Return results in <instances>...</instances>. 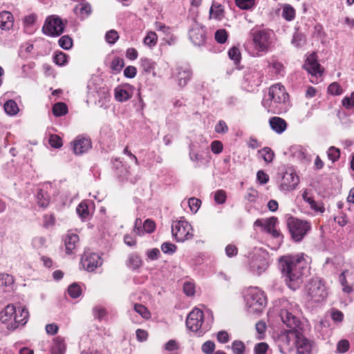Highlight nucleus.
<instances>
[{
	"mask_svg": "<svg viewBox=\"0 0 354 354\" xmlns=\"http://www.w3.org/2000/svg\"><path fill=\"white\" fill-rule=\"evenodd\" d=\"M37 203L40 207H46L49 203V196L46 192L39 189L37 193Z\"/></svg>",
	"mask_w": 354,
	"mask_h": 354,
	"instance_id": "nucleus-35",
	"label": "nucleus"
},
{
	"mask_svg": "<svg viewBox=\"0 0 354 354\" xmlns=\"http://www.w3.org/2000/svg\"><path fill=\"white\" fill-rule=\"evenodd\" d=\"M13 282L12 276L6 273H0V293L8 291L7 289L12 285Z\"/></svg>",
	"mask_w": 354,
	"mask_h": 354,
	"instance_id": "nucleus-25",
	"label": "nucleus"
},
{
	"mask_svg": "<svg viewBox=\"0 0 354 354\" xmlns=\"http://www.w3.org/2000/svg\"><path fill=\"white\" fill-rule=\"evenodd\" d=\"M227 198L226 193L224 190L220 189L214 194V201L217 204H223L225 203Z\"/></svg>",
	"mask_w": 354,
	"mask_h": 354,
	"instance_id": "nucleus-51",
	"label": "nucleus"
},
{
	"mask_svg": "<svg viewBox=\"0 0 354 354\" xmlns=\"http://www.w3.org/2000/svg\"><path fill=\"white\" fill-rule=\"evenodd\" d=\"M162 251L165 254H173L176 250V246L169 242H165L161 245Z\"/></svg>",
	"mask_w": 354,
	"mask_h": 354,
	"instance_id": "nucleus-56",
	"label": "nucleus"
},
{
	"mask_svg": "<svg viewBox=\"0 0 354 354\" xmlns=\"http://www.w3.org/2000/svg\"><path fill=\"white\" fill-rule=\"evenodd\" d=\"M287 225L292 239L296 242L301 241L311 228L309 222L293 217L288 220Z\"/></svg>",
	"mask_w": 354,
	"mask_h": 354,
	"instance_id": "nucleus-6",
	"label": "nucleus"
},
{
	"mask_svg": "<svg viewBox=\"0 0 354 354\" xmlns=\"http://www.w3.org/2000/svg\"><path fill=\"white\" fill-rule=\"evenodd\" d=\"M183 288L184 293L187 296L191 297L194 295L196 286L194 282L191 281L184 282Z\"/></svg>",
	"mask_w": 354,
	"mask_h": 354,
	"instance_id": "nucleus-38",
	"label": "nucleus"
},
{
	"mask_svg": "<svg viewBox=\"0 0 354 354\" xmlns=\"http://www.w3.org/2000/svg\"><path fill=\"white\" fill-rule=\"evenodd\" d=\"M14 26V17L9 11L0 12V28L3 30H10Z\"/></svg>",
	"mask_w": 354,
	"mask_h": 354,
	"instance_id": "nucleus-21",
	"label": "nucleus"
},
{
	"mask_svg": "<svg viewBox=\"0 0 354 354\" xmlns=\"http://www.w3.org/2000/svg\"><path fill=\"white\" fill-rule=\"evenodd\" d=\"M67 112L68 107L66 104L63 102H57L53 106V113L57 117L64 115Z\"/></svg>",
	"mask_w": 354,
	"mask_h": 354,
	"instance_id": "nucleus-32",
	"label": "nucleus"
},
{
	"mask_svg": "<svg viewBox=\"0 0 354 354\" xmlns=\"http://www.w3.org/2000/svg\"><path fill=\"white\" fill-rule=\"evenodd\" d=\"M244 301L248 311L252 314H259L262 312L266 305L264 292L257 287H250L245 290Z\"/></svg>",
	"mask_w": 354,
	"mask_h": 354,
	"instance_id": "nucleus-5",
	"label": "nucleus"
},
{
	"mask_svg": "<svg viewBox=\"0 0 354 354\" xmlns=\"http://www.w3.org/2000/svg\"><path fill=\"white\" fill-rule=\"evenodd\" d=\"M263 159L266 162H271L274 158V154L272 150L269 147H264L259 151Z\"/></svg>",
	"mask_w": 354,
	"mask_h": 354,
	"instance_id": "nucleus-36",
	"label": "nucleus"
},
{
	"mask_svg": "<svg viewBox=\"0 0 354 354\" xmlns=\"http://www.w3.org/2000/svg\"><path fill=\"white\" fill-rule=\"evenodd\" d=\"M93 313L94 317L98 319L99 320L102 319L106 315V311L105 308L100 306L95 307L93 310Z\"/></svg>",
	"mask_w": 354,
	"mask_h": 354,
	"instance_id": "nucleus-60",
	"label": "nucleus"
},
{
	"mask_svg": "<svg viewBox=\"0 0 354 354\" xmlns=\"http://www.w3.org/2000/svg\"><path fill=\"white\" fill-rule=\"evenodd\" d=\"M279 266L288 286L292 290L297 289L302 282L306 269V261L303 257H283L280 259Z\"/></svg>",
	"mask_w": 354,
	"mask_h": 354,
	"instance_id": "nucleus-2",
	"label": "nucleus"
},
{
	"mask_svg": "<svg viewBox=\"0 0 354 354\" xmlns=\"http://www.w3.org/2000/svg\"><path fill=\"white\" fill-rule=\"evenodd\" d=\"M251 35L255 56H260L259 53L267 52L270 43L271 33L264 30H255L251 32Z\"/></svg>",
	"mask_w": 354,
	"mask_h": 354,
	"instance_id": "nucleus-9",
	"label": "nucleus"
},
{
	"mask_svg": "<svg viewBox=\"0 0 354 354\" xmlns=\"http://www.w3.org/2000/svg\"><path fill=\"white\" fill-rule=\"evenodd\" d=\"M15 315V306L13 304L7 305L0 311V321L8 330H14L18 327Z\"/></svg>",
	"mask_w": 354,
	"mask_h": 354,
	"instance_id": "nucleus-13",
	"label": "nucleus"
},
{
	"mask_svg": "<svg viewBox=\"0 0 354 354\" xmlns=\"http://www.w3.org/2000/svg\"><path fill=\"white\" fill-rule=\"evenodd\" d=\"M212 151L215 154H219L223 149V144L221 141L214 140L211 144Z\"/></svg>",
	"mask_w": 354,
	"mask_h": 354,
	"instance_id": "nucleus-61",
	"label": "nucleus"
},
{
	"mask_svg": "<svg viewBox=\"0 0 354 354\" xmlns=\"http://www.w3.org/2000/svg\"><path fill=\"white\" fill-rule=\"evenodd\" d=\"M291 43L295 47H300L304 44L303 36L299 33H295L293 35Z\"/></svg>",
	"mask_w": 354,
	"mask_h": 354,
	"instance_id": "nucleus-63",
	"label": "nucleus"
},
{
	"mask_svg": "<svg viewBox=\"0 0 354 354\" xmlns=\"http://www.w3.org/2000/svg\"><path fill=\"white\" fill-rule=\"evenodd\" d=\"M59 45L61 48L65 50L70 49L73 46V40L72 39L67 36H62L58 41Z\"/></svg>",
	"mask_w": 354,
	"mask_h": 354,
	"instance_id": "nucleus-41",
	"label": "nucleus"
},
{
	"mask_svg": "<svg viewBox=\"0 0 354 354\" xmlns=\"http://www.w3.org/2000/svg\"><path fill=\"white\" fill-rule=\"evenodd\" d=\"M299 183V176L291 169H287L281 176L280 189L283 191H291L295 189Z\"/></svg>",
	"mask_w": 354,
	"mask_h": 354,
	"instance_id": "nucleus-12",
	"label": "nucleus"
},
{
	"mask_svg": "<svg viewBox=\"0 0 354 354\" xmlns=\"http://www.w3.org/2000/svg\"><path fill=\"white\" fill-rule=\"evenodd\" d=\"M188 205L191 211L196 213L201 205V201L196 198H190L188 201Z\"/></svg>",
	"mask_w": 354,
	"mask_h": 354,
	"instance_id": "nucleus-54",
	"label": "nucleus"
},
{
	"mask_svg": "<svg viewBox=\"0 0 354 354\" xmlns=\"http://www.w3.org/2000/svg\"><path fill=\"white\" fill-rule=\"evenodd\" d=\"M213 320V314L211 310H207L203 312L198 308H194L187 317L186 326L188 329L201 335L209 330Z\"/></svg>",
	"mask_w": 354,
	"mask_h": 354,
	"instance_id": "nucleus-4",
	"label": "nucleus"
},
{
	"mask_svg": "<svg viewBox=\"0 0 354 354\" xmlns=\"http://www.w3.org/2000/svg\"><path fill=\"white\" fill-rule=\"evenodd\" d=\"M189 38L196 46H201L205 41V30L198 24H194L189 31Z\"/></svg>",
	"mask_w": 354,
	"mask_h": 354,
	"instance_id": "nucleus-18",
	"label": "nucleus"
},
{
	"mask_svg": "<svg viewBox=\"0 0 354 354\" xmlns=\"http://www.w3.org/2000/svg\"><path fill=\"white\" fill-rule=\"evenodd\" d=\"M64 29V25L59 17H53L46 19L42 27L43 32L50 37H57L60 35Z\"/></svg>",
	"mask_w": 354,
	"mask_h": 354,
	"instance_id": "nucleus-11",
	"label": "nucleus"
},
{
	"mask_svg": "<svg viewBox=\"0 0 354 354\" xmlns=\"http://www.w3.org/2000/svg\"><path fill=\"white\" fill-rule=\"evenodd\" d=\"M67 57H68L65 53L60 52L55 55L54 61L56 64L59 66H64L67 63Z\"/></svg>",
	"mask_w": 354,
	"mask_h": 354,
	"instance_id": "nucleus-55",
	"label": "nucleus"
},
{
	"mask_svg": "<svg viewBox=\"0 0 354 354\" xmlns=\"http://www.w3.org/2000/svg\"><path fill=\"white\" fill-rule=\"evenodd\" d=\"M279 302L280 305L279 314L281 320L290 329L279 337L277 342L279 351L286 354L290 350L291 343L297 339L299 333L295 329L299 326V321L294 315L297 308L295 304L285 299H280Z\"/></svg>",
	"mask_w": 354,
	"mask_h": 354,
	"instance_id": "nucleus-1",
	"label": "nucleus"
},
{
	"mask_svg": "<svg viewBox=\"0 0 354 354\" xmlns=\"http://www.w3.org/2000/svg\"><path fill=\"white\" fill-rule=\"evenodd\" d=\"M76 211L80 217L83 219L87 218L89 214L88 205L84 202H82L78 205Z\"/></svg>",
	"mask_w": 354,
	"mask_h": 354,
	"instance_id": "nucleus-42",
	"label": "nucleus"
},
{
	"mask_svg": "<svg viewBox=\"0 0 354 354\" xmlns=\"http://www.w3.org/2000/svg\"><path fill=\"white\" fill-rule=\"evenodd\" d=\"M288 94L284 86L276 84L270 86L268 96L263 100L262 104L268 112L279 114L286 111Z\"/></svg>",
	"mask_w": 354,
	"mask_h": 354,
	"instance_id": "nucleus-3",
	"label": "nucleus"
},
{
	"mask_svg": "<svg viewBox=\"0 0 354 354\" xmlns=\"http://www.w3.org/2000/svg\"><path fill=\"white\" fill-rule=\"evenodd\" d=\"M277 223V218L276 217L272 216L266 220V225L264 227V230L266 232L270 234L272 230L275 228V225Z\"/></svg>",
	"mask_w": 354,
	"mask_h": 354,
	"instance_id": "nucleus-50",
	"label": "nucleus"
},
{
	"mask_svg": "<svg viewBox=\"0 0 354 354\" xmlns=\"http://www.w3.org/2000/svg\"><path fill=\"white\" fill-rule=\"evenodd\" d=\"M268 254L261 248H255L249 253V265L251 270L258 274L264 272L268 266Z\"/></svg>",
	"mask_w": 354,
	"mask_h": 354,
	"instance_id": "nucleus-7",
	"label": "nucleus"
},
{
	"mask_svg": "<svg viewBox=\"0 0 354 354\" xmlns=\"http://www.w3.org/2000/svg\"><path fill=\"white\" fill-rule=\"evenodd\" d=\"M201 349L205 354H212L215 349V344L212 341H207L202 345Z\"/></svg>",
	"mask_w": 354,
	"mask_h": 354,
	"instance_id": "nucleus-57",
	"label": "nucleus"
},
{
	"mask_svg": "<svg viewBox=\"0 0 354 354\" xmlns=\"http://www.w3.org/2000/svg\"><path fill=\"white\" fill-rule=\"evenodd\" d=\"M342 91L341 86L337 82L330 84L328 87V92L333 95H339Z\"/></svg>",
	"mask_w": 354,
	"mask_h": 354,
	"instance_id": "nucleus-48",
	"label": "nucleus"
},
{
	"mask_svg": "<svg viewBox=\"0 0 354 354\" xmlns=\"http://www.w3.org/2000/svg\"><path fill=\"white\" fill-rule=\"evenodd\" d=\"M157 42V35L154 32H149L144 39V44L148 46H153Z\"/></svg>",
	"mask_w": 354,
	"mask_h": 354,
	"instance_id": "nucleus-44",
	"label": "nucleus"
},
{
	"mask_svg": "<svg viewBox=\"0 0 354 354\" xmlns=\"http://www.w3.org/2000/svg\"><path fill=\"white\" fill-rule=\"evenodd\" d=\"M173 77L176 79L179 86L183 87L187 85L192 77V71L187 64H183L176 66L172 73Z\"/></svg>",
	"mask_w": 354,
	"mask_h": 354,
	"instance_id": "nucleus-14",
	"label": "nucleus"
},
{
	"mask_svg": "<svg viewBox=\"0 0 354 354\" xmlns=\"http://www.w3.org/2000/svg\"><path fill=\"white\" fill-rule=\"evenodd\" d=\"M310 208L313 209L315 212H319L321 213H323L325 210L324 207L322 205H318L315 200H313L312 198L310 199H307V202Z\"/></svg>",
	"mask_w": 354,
	"mask_h": 354,
	"instance_id": "nucleus-62",
	"label": "nucleus"
},
{
	"mask_svg": "<svg viewBox=\"0 0 354 354\" xmlns=\"http://www.w3.org/2000/svg\"><path fill=\"white\" fill-rule=\"evenodd\" d=\"M304 67L308 73L315 77H321L324 72V68L318 63L315 53H312L307 57Z\"/></svg>",
	"mask_w": 354,
	"mask_h": 354,
	"instance_id": "nucleus-16",
	"label": "nucleus"
},
{
	"mask_svg": "<svg viewBox=\"0 0 354 354\" xmlns=\"http://www.w3.org/2000/svg\"><path fill=\"white\" fill-rule=\"evenodd\" d=\"M282 17L287 21H292L295 17V10L289 4H286L283 7Z\"/></svg>",
	"mask_w": 354,
	"mask_h": 354,
	"instance_id": "nucleus-33",
	"label": "nucleus"
},
{
	"mask_svg": "<svg viewBox=\"0 0 354 354\" xmlns=\"http://www.w3.org/2000/svg\"><path fill=\"white\" fill-rule=\"evenodd\" d=\"M228 56L232 59L234 60L236 64L239 62L241 59V53L238 48L232 47L228 51Z\"/></svg>",
	"mask_w": 354,
	"mask_h": 354,
	"instance_id": "nucleus-49",
	"label": "nucleus"
},
{
	"mask_svg": "<svg viewBox=\"0 0 354 354\" xmlns=\"http://www.w3.org/2000/svg\"><path fill=\"white\" fill-rule=\"evenodd\" d=\"M232 349L234 354H243L245 346L243 342L235 340L232 344Z\"/></svg>",
	"mask_w": 354,
	"mask_h": 354,
	"instance_id": "nucleus-40",
	"label": "nucleus"
},
{
	"mask_svg": "<svg viewBox=\"0 0 354 354\" xmlns=\"http://www.w3.org/2000/svg\"><path fill=\"white\" fill-rule=\"evenodd\" d=\"M191 225L184 220L174 221L171 225L172 235L177 241L183 242L193 236Z\"/></svg>",
	"mask_w": 354,
	"mask_h": 354,
	"instance_id": "nucleus-10",
	"label": "nucleus"
},
{
	"mask_svg": "<svg viewBox=\"0 0 354 354\" xmlns=\"http://www.w3.org/2000/svg\"><path fill=\"white\" fill-rule=\"evenodd\" d=\"M348 273V270L343 271L339 276V281L342 286L343 292L346 293H351L353 291V288L352 286H348L347 283L346 276Z\"/></svg>",
	"mask_w": 354,
	"mask_h": 354,
	"instance_id": "nucleus-34",
	"label": "nucleus"
},
{
	"mask_svg": "<svg viewBox=\"0 0 354 354\" xmlns=\"http://www.w3.org/2000/svg\"><path fill=\"white\" fill-rule=\"evenodd\" d=\"M133 231L138 236L145 234L143 223L141 218H138L136 219Z\"/></svg>",
	"mask_w": 354,
	"mask_h": 354,
	"instance_id": "nucleus-52",
	"label": "nucleus"
},
{
	"mask_svg": "<svg viewBox=\"0 0 354 354\" xmlns=\"http://www.w3.org/2000/svg\"><path fill=\"white\" fill-rule=\"evenodd\" d=\"M4 110L9 115H15L19 111L17 104L13 100H9L4 104Z\"/></svg>",
	"mask_w": 354,
	"mask_h": 354,
	"instance_id": "nucleus-29",
	"label": "nucleus"
},
{
	"mask_svg": "<svg viewBox=\"0 0 354 354\" xmlns=\"http://www.w3.org/2000/svg\"><path fill=\"white\" fill-rule=\"evenodd\" d=\"M297 354H312L313 342L299 334L295 340Z\"/></svg>",
	"mask_w": 354,
	"mask_h": 354,
	"instance_id": "nucleus-19",
	"label": "nucleus"
},
{
	"mask_svg": "<svg viewBox=\"0 0 354 354\" xmlns=\"http://www.w3.org/2000/svg\"><path fill=\"white\" fill-rule=\"evenodd\" d=\"M49 144L54 148H59L62 146V139L57 135H50Z\"/></svg>",
	"mask_w": 354,
	"mask_h": 354,
	"instance_id": "nucleus-58",
	"label": "nucleus"
},
{
	"mask_svg": "<svg viewBox=\"0 0 354 354\" xmlns=\"http://www.w3.org/2000/svg\"><path fill=\"white\" fill-rule=\"evenodd\" d=\"M215 131L217 133H226L228 131V127L223 120H220L215 126Z\"/></svg>",
	"mask_w": 354,
	"mask_h": 354,
	"instance_id": "nucleus-59",
	"label": "nucleus"
},
{
	"mask_svg": "<svg viewBox=\"0 0 354 354\" xmlns=\"http://www.w3.org/2000/svg\"><path fill=\"white\" fill-rule=\"evenodd\" d=\"M227 37V32L225 29H219L215 32V39L219 44H224Z\"/></svg>",
	"mask_w": 354,
	"mask_h": 354,
	"instance_id": "nucleus-45",
	"label": "nucleus"
},
{
	"mask_svg": "<svg viewBox=\"0 0 354 354\" xmlns=\"http://www.w3.org/2000/svg\"><path fill=\"white\" fill-rule=\"evenodd\" d=\"M270 128L277 133L281 134L286 131L287 128L286 122L281 118L272 117L269 120Z\"/></svg>",
	"mask_w": 354,
	"mask_h": 354,
	"instance_id": "nucleus-24",
	"label": "nucleus"
},
{
	"mask_svg": "<svg viewBox=\"0 0 354 354\" xmlns=\"http://www.w3.org/2000/svg\"><path fill=\"white\" fill-rule=\"evenodd\" d=\"M73 151L75 155L86 153L91 148V141L88 138L78 136L71 142Z\"/></svg>",
	"mask_w": 354,
	"mask_h": 354,
	"instance_id": "nucleus-17",
	"label": "nucleus"
},
{
	"mask_svg": "<svg viewBox=\"0 0 354 354\" xmlns=\"http://www.w3.org/2000/svg\"><path fill=\"white\" fill-rule=\"evenodd\" d=\"M102 259L96 253H84L82 258V264L88 272H93L97 267L102 264Z\"/></svg>",
	"mask_w": 354,
	"mask_h": 354,
	"instance_id": "nucleus-15",
	"label": "nucleus"
},
{
	"mask_svg": "<svg viewBox=\"0 0 354 354\" xmlns=\"http://www.w3.org/2000/svg\"><path fill=\"white\" fill-rule=\"evenodd\" d=\"M66 351V344L64 340L61 337H57L53 342L51 347V354H64Z\"/></svg>",
	"mask_w": 354,
	"mask_h": 354,
	"instance_id": "nucleus-27",
	"label": "nucleus"
},
{
	"mask_svg": "<svg viewBox=\"0 0 354 354\" xmlns=\"http://www.w3.org/2000/svg\"><path fill=\"white\" fill-rule=\"evenodd\" d=\"M79 242V236L73 232H68L64 239L66 252L68 254L73 253Z\"/></svg>",
	"mask_w": 354,
	"mask_h": 354,
	"instance_id": "nucleus-22",
	"label": "nucleus"
},
{
	"mask_svg": "<svg viewBox=\"0 0 354 354\" xmlns=\"http://www.w3.org/2000/svg\"><path fill=\"white\" fill-rule=\"evenodd\" d=\"M342 104L346 109H351L354 106V91L350 96H345L342 99Z\"/></svg>",
	"mask_w": 354,
	"mask_h": 354,
	"instance_id": "nucleus-46",
	"label": "nucleus"
},
{
	"mask_svg": "<svg viewBox=\"0 0 354 354\" xmlns=\"http://www.w3.org/2000/svg\"><path fill=\"white\" fill-rule=\"evenodd\" d=\"M119 35L117 31L114 30H111L108 31L105 35L106 41L109 44H115V41L118 39Z\"/></svg>",
	"mask_w": 354,
	"mask_h": 354,
	"instance_id": "nucleus-53",
	"label": "nucleus"
},
{
	"mask_svg": "<svg viewBox=\"0 0 354 354\" xmlns=\"http://www.w3.org/2000/svg\"><path fill=\"white\" fill-rule=\"evenodd\" d=\"M308 297L315 302L324 300L327 295V290L324 282L319 279H311L306 286Z\"/></svg>",
	"mask_w": 354,
	"mask_h": 354,
	"instance_id": "nucleus-8",
	"label": "nucleus"
},
{
	"mask_svg": "<svg viewBox=\"0 0 354 354\" xmlns=\"http://www.w3.org/2000/svg\"><path fill=\"white\" fill-rule=\"evenodd\" d=\"M68 292L70 297L75 299L80 296L82 290L77 283H74L69 286Z\"/></svg>",
	"mask_w": 354,
	"mask_h": 354,
	"instance_id": "nucleus-39",
	"label": "nucleus"
},
{
	"mask_svg": "<svg viewBox=\"0 0 354 354\" xmlns=\"http://www.w3.org/2000/svg\"><path fill=\"white\" fill-rule=\"evenodd\" d=\"M223 7L217 2H213L209 9V17L217 20H221L223 17Z\"/></svg>",
	"mask_w": 354,
	"mask_h": 354,
	"instance_id": "nucleus-26",
	"label": "nucleus"
},
{
	"mask_svg": "<svg viewBox=\"0 0 354 354\" xmlns=\"http://www.w3.org/2000/svg\"><path fill=\"white\" fill-rule=\"evenodd\" d=\"M16 317V324H18V326L19 325H24L26 324L28 318V312L25 307H20L17 308H15V315Z\"/></svg>",
	"mask_w": 354,
	"mask_h": 354,
	"instance_id": "nucleus-28",
	"label": "nucleus"
},
{
	"mask_svg": "<svg viewBox=\"0 0 354 354\" xmlns=\"http://www.w3.org/2000/svg\"><path fill=\"white\" fill-rule=\"evenodd\" d=\"M134 310L145 319H149L150 317L149 311L142 304H136L134 305Z\"/></svg>",
	"mask_w": 354,
	"mask_h": 354,
	"instance_id": "nucleus-43",
	"label": "nucleus"
},
{
	"mask_svg": "<svg viewBox=\"0 0 354 354\" xmlns=\"http://www.w3.org/2000/svg\"><path fill=\"white\" fill-rule=\"evenodd\" d=\"M268 348V345L265 342L257 344L254 347L256 354H266Z\"/></svg>",
	"mask_w": 354,
	"mask_h": 354,
	"instance_id": "nucleus-64",
	"label": "nucleus"
},
{
	"mask_svg": "<svg viewBox=\"0 0 354 354\" xmlns=\"http://www.w3.org/2000/svg\"><path fill=\"white\" fill-rule=\"evenodd\" d=\"M327 154L328 158L334 162L339 159L340 151L335 147H330L327 151Z\"/></svg>",
	"mask_w": 354,
	"mask_h": 354,
	"instance_id": "nucleus-47",
	"label": "nucleus"
},
{
	"mask_svg": "<svg viewBox=\"0 0 354 354\" xmlns=\"http://www.w3.org/2000/svg\"><path fill=\"white\" fill-rule=\"evenodd\" d=\"M132 94V87L129 85L118 86L114 90L115 98L120 102L127 101L131 97Z\"/></svg>",
	"mask_w": 354,
	"mask_h": 354,
	"instance_id": "nucleus-20",
	"label": "nucleus"
},
{
	"mask_svg": "<svg viewBox=\"0 0 354 354\" xmlns=\"http://www.w3.org/2000/svg\"><path fill=\"white\" fill-rule=\"evenodd\" d=\"M235 3L241 10H250L254 7L255 0H235Z\"/></svg>",
	"mask_w": 354,
	"mask_h": 354,
	"instance_id": "nucleus-37",
	"label": "nucleus"
},
{
	"mask_svg": "<svg viewBox=\"0 0 354 354\" xmlns=\"http://www.w3.org/2000/svg\"><path fill=\"white\" fill-rule=\"evenodd\" d=\"M127 265L133 270L138 269L142 265L141 259L136 254H131L128 257Z\"/></svg>",
	"mask_w": 354,
	"mask_h": 354,
	"instance_id": "nucleus-30",
	"label": "nucleus"
},
{
	"mask_svg": "<svg viewBox=\"0 0 354 354\" xmlns=\"http://www.w3.org/2000/svg\"><path fill=\"white\" fill-rule=\"evenodd\" d=\"M290 155L300 162L308 161L306 149L301 145H294L290 148Z\"/></svg>",
	"mask_w": 354,
	"mask_h": 354,
	"instance_id": "nucleus-23",
	"label": "nucleus"
},
{
	"mask_svg": "<svg viewBox=\"0 0 354 354\" xmlns=\"http://www.w3.org/2000/svg\"><path fill=\"white\" fill-rule=\"evenodd\" d=\"M76 15H81L82 18L88 16L91 12V7L88 3H83L74 8Z\"/></svg>",
	"mask_w": 354,
	"mask_h": 354,
	"instance_id": "nucleus-31",
	"label": "nucleus"
}]
</instances>
